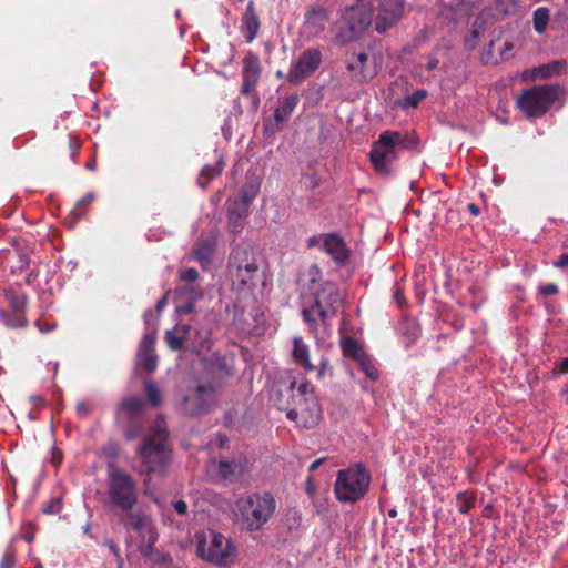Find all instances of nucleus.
Returning <instances> with one entry per match:
<instances>
[{"label":"nucleus","mask_w":568,"mask_h":568,"mask_svg":"<svg viewBox=\"0 0 568 568\" xmlns=\"http://www.w3.org/2000/svg\"><path fill=\"white\" fill-rule=\"evenodd\" d=\"M211 348V341L209 337L202 338L199 344L193 345V351L197 354H201L204 351H209Z\"/></svg>","instance_id":"nucleus-52"},{"label":"nucleus","mask_w":568,"mask_h":568,"mask_svg":"<svg viewBox=\"0 0 568 568\" xmlns=\"http://www.w3.org/2000/svg\"><path fill=\"white\" fill-rule=\"evenodd\" d=\"M136 453L142 460V474L159 477L166 475L172 450L169 446L164 420L154 422Z\"/></svg>","instance_id":"nucleus-2"},{"label":"nucleus","mask_w":568,"mask_h":568,"mask_svg":"<svg viewBox=\"0 0 568 568\" xmlns=\"http://www.w3.org/2000/svg\"><path fill=\"white\" fill-rule=\"evenodd\" d=\"M199 277H200V274H199L197 270L194 267L185 268V270L181 271V273H180V280L182 282H184L185 284H192L190 290L194 293V295L196 297L202 296L201 288L193 286V284L199 280Z\"/></svg>","instance_id":"nucleus-40"},{"label":"nucleus","mask_w":568,"mask_h":568,"mask_svg":"<svg viewBox=\"0 0 568 568\" xmlns=\"http://www.w3.org/2000/svg\"><path fill=\"white\" fill-rule=\"evenodd\" d=\"M258 192L260 185L257 183L247 182L241 187L237 197L231 200L250 207Z\"/></svg>","instance_id":"nucleus-30"},{"label":"nucleus","mask_w":568,"mask_h":568,"mask_svg":"<svg viewBox=\"0 0 568 568\" xmlns=\"http://www.w3.org/2000/svg\"><path fill=\"white\" fill-rule=\"evenodd\" d=\"M303 180H304V184L308 187V189H314L316 186L320 185V179L317 178L316 174H307V175H304L303 176Z\"/></svg>","instance_id":"nucleus-53"},{"label":"nucleus","mask_w":568,"mask_h":568,"mask_svg":"<svg viewBox=\"0 0 568 568\" xmlns=\"http://www.w3.org/2000/svg\"><path fill=\"white\" fill-rule=\"evenodd\" d=\"M158 539L150 540L143 539V545L140 547L144 557L151 558L155 562H160V554L155 550L154 545Z\"/></svg>","instance_id":"nucleus-44"},{"label":"nucleus","mask_w":568,"mask_h":568,"mask_svg":"<svg viewBox=\"0 0 568 568\" xmlns=\"http://www.w3.org/2000/svg\"><path fill=\"white\" fill-rule=\"evenodd\" d=\"M305 489H306L307 495L311 497L315 494L316 486L314 485L312 477L307 478Z\"/></svg>","instance_id":"nucleus-59"},{"label":"nucleus","mask_w":568,"mask_h":568,"mask_svg":"<svg viewBox=\"0 0 568 568\" xmlns=\"http://www.w3.org/2000/svg\"><path fill=\"white\" fill-rule=\"evenodd\" d=\"M341 348L345 357H349L355 362H358L359 358L364 357L367 354L364 351V348L358 344V342L353 337H343L341 339Z\"/></svg>","instance_id":"nucleus-28"},{"label":"nucleus","mask_w":568,"mask_h":568,"mask_svg":"<svg viewBox=\"0 0 568 568\" xmlns=\"http://www.w3.org/2000/svg\"><path fill=\"white\" fill-rule=\"evenodd\" d=\"M16 564L14 556L11 551H6L0 562V568H13Z\"/></svg>","instance_id":"nucleus-50"},{"label":"nucleus","mask_w":568,"mask_h":568,"mask_svg":"<svg viewBox=\"0 0 568 568\" xmlns=\"http://www.w3.org/2000/svg\"><path fill=\"white\" fill-rule=\"evenodd\" d=\"M438 65H439V59L437 57L432 54L427 58L426 68L428 71L435 70Z\"/></svg>","instance_id":"nucleus-57"},{"label":"nucleus","mask_w":568,"mask_h":568,"mask_svg":"<svg viewBox=\"0 0 568 568\" xmlns=\"http://www.w3.org/2000/svg\"><path fill=\"white\" fill-rule=\"evenodd\" d=\"M62 508V503L59 498H54L50 500L44 507L43 511L45 514H58Z\"/></svg>","instance_id":"nucleus-49"},{"label":"nucleus","mask_w":568,"mask_h":568,"mask_svg":"<svg viewBox=\"0 0 568 568\" xmlns=\"http://www.w3.org/2000/svg\"><path fill=\"white\" fill-rule=\"evenodd\" d=\"M307 397H316L315 388L308 381H303L297 386L296 398L298 399H307Z\"/></svg>","instance_id":"nucleus-45"},{"label":"nucleus","mask_w":568,"mask_h":568,"mask_svg":"<svg viewBox=\"0 0 568 568\" xmlns=\"http://www.w3.org/2000/svg\"><path fill=\"white\" fill-rule=\"evenodd\" d=\"M562 94L559 84L534 85L524 90L517 99L518 108L529 118L541 116Z\"/></svg>","instance_id":"nucleus-9"},{"label":"nucleus","mask_w":568,"mask_h":568,"mask_svg":"<svg viewBox=\"0 0 568 568\" xmlns=\"http://www.w3.org/2000/svg\"><path fill=\"white\" fill-rule=\"evenodd\" d=\"M155 336L153 334H145L140 343L136 363L138 366L148 373L155 371L158 366V358L154 349Z\"/></svg>","instance_id":"nucleus-19"},{"label":"nucleus","mask_w":568,"mask_h":568,"mask_svg":"<svg viewBox=\"0 0 568 568\" xmlns=\"http://www.w3.org/2000/svg\"><path fill=\"white\" fill-rule=\"evenodd\" d=\"M223 384L203 382L197 384L183 398L180 410L186 416H200L210 413L219 403Z\"/></svg>","instance_id":"nucleus-10"},{"label":"nucleus","mask_w":568,"mask_h":568,"mask_svg":"<svg viewBox=\"0 0 568 568\" xmlns=\"http://www.w3.org/2000/svg\"><path fill=\"white\" fill-rule=\"evenodd\" d=\"M260 27L261 22L255 9V4L253 1H250L242 17L241 26V30L244 33L246 42H252L256 38Z\"/></svg>","instance_id":"nucleus-22"},{"label":"nucleus","mask_w":568,"mask_h":568,"mask_svg":"<svg viewBox=\"0 0 568 568\" xmlns=\"http://www.w3.org/2000/svg\"><path fill=\"white\" fill-rule=\"evenodd\" d=\"M298 97L296 94H292L283 100L281 105H278L274 111V119L276 122H284L288 120L293 110L297 105Z\"/></svg>","instance_id":"nucleus-29"},{"label":"nucleus","mask_w":568,"mask_h":568,"mask_svg":"<svg viewBox=\"0 0 568 568\" xmlns=\"http://www.w3.org/2000/svg\"><path fill=\"white\" fill-rule=\"evenodd\" d=\"M108 545H109L110 550H111V551H112V552H113V554H114L119 559H121V558H120V554H119V547H118L113 541H109V542H108Z\"/></svg>","instance_id":"nucleus-64"},{"label":"nucleus","mask_w":568,"mask_h":568,"mask_svg":"<svg viewBox=\"0 0 568 568\" xmlns=\"http://www.w3.org/2000/svg\"><path fill=\"white\" fill-rule=\"evenodd\" d=\"M166 305V297H162L160 301H158L155 308L160 313Z\"/></svg>","instance_id":"nucleus-63"},{"label":"nucleus","mask_w":568,"mask_h":568,"mask_svg":"<svg viewBox=\"0 0 568 568\" xmlns=\"http://www.w3.org/2000/svg\"><path fill=\"white\" fill-rule=\"evenodd\" d=\"M196 538V555L202 560L219 568H230L236 562L239 549L231 537L209 530Z\"/></svg>","instance_id":"nucleus-5"},{"label":"nucleus","mask_w":568,"mask_h":568,"mask_svg":"<svg viewBox=\"0 0 568 568\" xmlns=\"http://www.w3.org/2000/svg\"><path fill=\"white\" fill-rule=\"evenodd\" d=\"M138 500L139 487L135 479L119 467H109L105 505L123 513L134 509Z\"/></svg>","instance_id":"nucleus-6"},{"label":"nucleus","mask_w":568,"mask_h":568,"mask_svg":"<svg viewBox=\"0 0 568 568\" xmlns=\"http://www.w3.org/2000/svg\"><path fill=\"white\" fill-rule=\"evenodd\" d=\"M427 97L426 90H417L410 95L405 97L399 105L404 109L416 108Z\"/></svg>","instance_id":"nucleus-43"},{"label":"nucleus","mask_w":568,"mask_h":568,"mask_svg":"<svg viewBox=\"0 0 568 568\" xmlns=\"http://www.w3.org/2000/svg\"><path fill=\"white\" fill-rule=\"evenodd\" d=\"M227 274L233 291L239 294H252L260 277V266L252 246L237 244L231 251Z\"/></svg>","instance_id":"nucleus-3"},{"label":"nucleus","mask_w":568,"mask_h":568,"mask_svg":"<svg viewBox=\"0 0 568 568\" xmlns=\"http://www.w3.org/2000/svg\"><path fill=\"white\" fill-rule=\"evenodd\" d=\"M484 31V22L477 18L471 27V36L465 39V45L468 49H474L477 45V39Z\"/></svg>","instance_id":"nucleus-42"},{"label":"nucleus","mask_w":568,"mask_h":568,"mask_svg":"<svg viewBox=\"0 0 568 568\" xmlns=\"http://www.w3.org/2000/svg\"><path fill=\"white\" fill-rule=\"evenodd\" d=\"M276 501L270 493H255L235 500L234 515L247 531H257L270 520Z\"/></svg>","instance_id":"nucleus-4"},{"label":"nucleus","mask_w":568,"mask_h":568,"mask_svg":"<svg viewBox=\"0 0 568 568\" xmlns=\"http://www.w3.org/2000/svg\"><path fill=\"white\" fill-rule=\"evenodd\" d=\"M4 298L8 303V310L26 314L27 296L24 293L7 290L4 292Z\"/></svg>","instance_id":"nucleus-31"},{"label":"nucleus","mask_w":568,"mask_h":568,"mask_svg":"<svg viewBox=\"0 0 568 568\" xmlns=\"http://www.w3.org/2000/svg\"><path fill=\"white\" fill-rule=\"evenodd\" d=\"M292 357L306 373L315 372L316 365H314L310 358V346L301 336L293 338Z\"/></svg>","instance_id":"nucleus-24"},{"label":"nucleus","mask_w":568,"mask_h":568,"mask_svg":"<svg viewBox=\"0 0 568 568\" xmlns=\"http://www.w3.org/2000/svg\"><path fill=\"white\" fill-rule=\"evenodd\" d=\"M467 209H468V211H469L473 215H478V214H479V212H480V210H479L478 205H476L475 203H469V204L467 205Z\"/></svg>","instance_id":"nucleus-62"},{"label":"nucleus","mask_w":568,"mask_h":568,"mask_svg":"<svg viewBox=\"0 0 568 568\" xmlns=\"http://www.w3.org/2000/svg\"><path fill=\"white\" fill-rule=\"evenodd\" d=\"M397 138L398 131H384L373 143L369 160L378 174H390V165L398 159V150L392 136Z\"/></svg>","instance_id":"nucleus-11"},{"label":"nucleus","mask_w":568,"mask_h":568,"mask_svg":"<svg viewBox=\"0 0 568 568\" xmlns=\"http://www.w3.org/2000/svg\"><path fill=\"white\" fill-rule=\"evenodd\" d=\"M120 521L126 529L138 532L142 539L152 541L159 537L152 517L144 510L123 511Z\"/></svg>","instance_id":"nucleus-17"},{"label":"nucleus","mask_w":568,"mask_h":568,"mask_svg":"<svg viewBox=\"0 0 568 568\" xmlns=\"http://www.w3.org/2000/svg\"><path fill=\"white\" fill-rule=\"evenodd\" d=\"M494 45H495V42L491 41L490 44H489V48L483 54V60L486 63H498L499 60H507L509 58V51H511V49H513V44L510 42H505L504 43V50L500 52V57L499 58H497L494 54V52H493Z\"/></svg>","instance_id":"nucleus-39"},{"label":"nucleus","mask_w":568,"mask_h":568,"mask_svg":"<svg viewBox=\"0 0 568 568\" xmlns=\"http://www.w3.org/2000/svg\"><path fill=\"white\" fill-rule=\"evenodd\" d=\"M180 329L184 332L183 335H179L173 331H166L165 341L172 351H181L184 346V339L189 333V326H182Z\"/></svg>","instance_id":"nucleus-38"},{"label":"nucleus","mask_w":568,"mask_h":568,"mask_svg":"<svg viewBox=\"0 0 568 568\" xmlns=\"http://www.w3.org/2000/svg\"><path fill=\"white\" fill-rule=\"evenodd\" d=\"M93 410L92 403L82 400L77 404V414L79 417H88Z\"/></svg>","instance_id":"nucleus-47"},{"label":"nucleus","mask_w":568,"mask_h":568,"mask_svg":"<svg viewBox=\"0 0 568 568\" xmlns=\"http://www.w3.org/2000/svg\"><path fill=\"white\" fill-rule=\"evenodd\" d=\"M0 318L2 323L12 328L22 327L27 324L26 314L10 310H0Z\"/></svg>","instance_id":"nucleus-33"},{"label":"nucleus","mask_w":568,"mask_h":568,"mask_svg":"<svg viewBox=\"0 0 568 568\" xmlns=\"http://www.w3.org/2000/svg\"><path fill=\"white\" fill-rule=\"evenodd\" d=\"M210 362H211L212 379L209 381V383H212V384L222 383L224 386L225 378L233 375V368L227 364V361L225 357L217 355V354H213Z\"/></svg>","instance_id":"nucleus-27"},{"label":"nucleus","mask_w":568,"mask_h":568,"mask_svg":"<svg viewBox=\"0 0 568 568\" xmlns=\"http://www.w3.org/2000/svg\"><path fill=\"white\" fill-rule=\"evenodd\" d=\"M356 59H357L358 65H356V64H354V63H351V64L348 65V68H349L351 70H353V69H355V68H359V67L363 69V68H364L365 62H366V61H367V59H368V57H367V54H366L365 52H359V53L356 55Z\"/></svg>","instance_id":"nucleus-56"},{"label":"nucleus","mask_w":568,"mask_h":568,"mask_svg":"<svg viewBox=\"0 0 568 568\" xmlns=\"http://www.w3.org/2000/svg\"><path fill=\"white\" fill-rule=\"evenodd\" d=\"M560 374H568V357L561 359L559 364Z\"/></svg>","instance_id":"nucleus-60"},{"label":"nucleus","mask_w":568,"mask_h":568,"mask_svg":"<svg viewBox=\"0 0 568 568\" xmlns=\"http://www.w3.org/2000/svg\"><path fill=\"white\" fill-rule=\"evenodd\" d=\"M144 402L140 397H131L123 400L118 409V419L126 424L125 438L132 440L140 436L142 430V413Z\"/></svg>","instance_id":"nucleus-13"},{"label":"nucleus","mask_w":568,"mask_h":568,"mask_svg":"<svg viewBox=\"0 0 568 568\" xmlns=\"http://www.w3.org/2000/svg\"><path fill=\"white\" fill-rule=\"evenodd\" d=\"M144 389H145V395H146L149 402L154 407H158L162 404L161 392H160L159 387L153 382L146 381L144 383Z\"/></svg>","instance_id":"nucleus-41"},{"label":"nucleus","mask_w":568,"mask_h":568,"mask_svg":"<svg viewBox=\"0 0 568 568\" xmlns=\"http://www.w3.org/2000/svg\"><path fill=\"white\" fill-rule=\"evenodd\" d=\"M369 27L371 19L356 0V3L347 10L336 38L343 44L348 43L357 40Z\"/></svg>","instance_id":"nucleus-12"},{"label":"nucleus","mask_w":568,"mask_h":568,"mask_svg":"<svg viewBox=\"0 0 568 568\" xmlns=\"http://www.w3.org/2000/svg\"><path fill=\"white\" fill-rule=\"evenodd\" d=\"M243 69H242V85H241V94L250 95L255 92L257 83L261 78L262 67L260 58L253 53L252 51L246 52L245 57L242 60Z\"/></svg>","instance_id":"nucleus-18"},{"label":"nucleus","mask_w":568,"mask_h":568,"mask_svg":"<svg viewBox=\"0 0 568 568\" xmlns=\"http://www.w3.org/2000/svg\"><path fill=\"white\" fill-rule=\"evenodd\" d=\"M324 463V458H317L315 459L311 466H310V471H314L315 469H317L322 464Z\"/></svg>","instance_id":"nucleus-61"},{"label":"nucleus","mask_w":568,"mask_h":568,"mask_svg":"<svg viewBox=\"0 0 568 568\" xmlns=\"http://www.w3.org/2000/svg\"><path fill=\"white\" fill-rule=\"evenodd\" d=\"M342 304L341 291L334 282L327 281L314 292V302L310 307L302 310V317L315 338H323L328 334L332 320L337 315Z\"/></svg>","instance_id":"nucleus-1"},{"label":"nucleus","mask_w":568,"mask_h":568,"mask_svg":"<svg viewBox=\"0 0 568 568\" xmlns=\"http://www.w3.org/2000/svg\"><path fill=\"white\" fill-rule=\"evenodd\" d=\"M247 469V459L239 458L232 460H221L219 463V474L223 479L234 481L239 479Z\"/></svg>","instance_id":"nucleus-26"},{"label":"nucleus","mask_w":568,"mask_h":568,"mask_svg":"<svg viewBox=\"0 0 568 568\" xmlns=\"http://www.w3.org/2000/svg\"><path fill=\"white\" fill-rule=\"evenodd\" d=\"M552 266L557 268H568V253L561 254L557 261L552 262Z\"/></svg>","instance_id":"nucleus-55"},{"label":"nucleus","mask_w":568,"mask_h":568,"mask_svg":"<svg viewBox=\"0 0 568 568\" xmlns=\"http://www.w3.org/2000/svg\"><path fill=\"white\" fill-rule=\"evenodd\" d=\"M392 138L394 140V144L397 150L398 149L413 150V149H416L418 145V138L416 136V134L414 132L402 133L398 131V136L395 138L393 135Z\"/></svg>","instance_id":"nucleus-35"},{"label":"nucleus","mask_w":568,"mask_h":568,"mask_svg":"<svg viewBox=\"0 0 568 568\" xmlns=\"http://www.w3.org/2000/svg\"><path fill=\"white\" fill-rule=\"evenodd\" d=\"M566 69L565 60H554L546 64H540L525 72L526 78L531 80H544L559 75Z\"/></svg>","instance_id":"nucleus-23"},{"label":"nucleus","mask_w":568,"mask_h":568,"mask_svg":"<svg viewBox=\"0 0 568 568\" xmlns=\"http://www.w3.org/2000/svg\"><path fill=\"white\" fill-rule=\"evenodd\" d=\"M303 276L308 283L314 284L321 280L322 272L317 265L313 264L307 268Z\"/></svg>","instance_id":"nucleus-46"},{"label":"nucleus","mask_w":568,"mask_h":568,"mask_svg":"<svg viewBox=\"0 0 568 568\" xmlns=\"http://www.w3.org/2000/svg\"><path fill=\"white\" fill-rule=\"evenodd\" d=\"M328 20H329L328 11L321 6H317V7L312 8L306 13L305 27L307 29H310L312 34L317 36L325 29Z\"/></svg>","instance_id":"nucleus-25"},{"label":"nucleus","mask_w":568,"mask_h":568,"mask_svg":"<svg viewBox=\"0 0 568 568\" xmlns=\"http://www.w3.org/2000/svg\"><path fill=\"white\" fill-rule=\"evenodd\" d=\"M69 149H70V156L72 160H74L75 156L80 152L81 141L74 135H69Z\"/></svg>","instance_id":"nucleus-48"},{"label":"nucleus","mask_w":568,"mask_h":568,"mask_svg":"<svg viewBox=\"0 0 568 568\" xmlns=\"http://www.w3.org/2000/svg\"><path fill=\"white\" fill-rule=\"evenodd\" d=\"M369 486L368 469L362 463H355L337 471L334 493L342 503H355L367 494Z\"/></svg>","instance_id":"nucleus-7"},{"label":"nucleus","mask_w":568,"mask_h":568,"mask_svg":"<svg viewBox=\"0 0 568 568\" xmlns=\"http://www.w3.org/2000/svg\"><path fill=\"white\" fill-rule=\"evenodd\" d=\"M476 496L469 491H462L456 497V507L462 514L469 513L476 505Z\"/></svg>","instance_id":"nucleus-36"},{"label":"nucleus","mask_w":568,"mask_h":568,"mask_svg":"<svg viewBox=\"0 0 568 568\" xmlns=\"http://www.w3.org/2000/svg\"><path fill=\"white\" fill-rule=\"evenodd\" d=\"M356 363L358 364L363 373L367 376V378H369L373 382H376L379 378V371L376 367L373 358L368 354L359 358V361Z\"/></svg>","instance_id":"nucleus-37"},{"label":"nucleus","mask_w":568,"mask_h":568,"mask_svg":"<svg viewBox=\"0 0 568 568\" xmlns=\"http://www.w3.org/2000/svg\"><path fill=\"white\" fill-rule=\"evenodd\" d=\"M550 19V11L546 7H540L534 12L532 21L534 29L537 33L541 34L547 30Z\"/></svg>","instance_id":"nucleus-34"},{"label":"nucleus","mask_w":568,"mask_h":568,"mask_svg":"<svg viewBox=\"0 0 568 568\" xmlns=\"http://www.w3.org/2000/svg\"><path fill=\"white\" fill-rule=\"evenodd\" d=\"M329 362H328V358L325 357V356H322L321 359H320V363L318 365L316 366V369L317 371V376L318 377H322L325 375L327 368L329 367Z\"/></svg>","instance_id":"nucleus-54"},{"label":"nucleus","mask_w":568,"mask_h":568,"mask_svg":"<svg viewBox=\"0 0 568 568\" xmlns=\"http://www.w3.org/2000/svg\"><path fill=\"white\" fill-rule=\"evenodd\" d=\"M559 287L555 283H549L539 287V293L542 295H557Z\"/></svg>","instance_id":"nucleus-51"},{"label":"nucleus","mask_w":568,"mask_h":568,"mask_svg":"<svg viewBox=\"0 0 568 568\" xmlns=\"http://www.w3.org/2000/svg\"><path fill=\"white\" fill-rule=\"evenodd\" d=\"M308 246H318L338 265H344L349 258V250L344 240L336 234H322L308 239Z\"/></svg>","instance_id":"nucleus-16"},{"label":"nucleus","mask_w":568,"mask_h":568,"mask_svg":"<svg viewBox=\"0 0 568 568\" xmlns=\"http://www.w3.org/2000/svg\"><path fill=\"white\" fill-rule=\"evenodd\" d=\"M217 246V236L210 235L200 239L193 246V256L203 267L211 264L213 255Z\"/></svg>","instance_id":"nucleus-21"},{"label":"nucleus","mask_w":568,"mask_h":568,"mask_svg":"<svg viewBox=\"0 0 568 568\" xmlns=\"http://www.w3.org/2000/svg\"><path fill=\"white\" fill-rule=\"evenodd\" d=\"M174 509L179 515H184L187 511V504L184 500H178L174 503Z\"/></svg>","instance_id":"nucleus-58"},{"label":"nucleus","mask_w":568,"mask_h":568,"mask_svg":"<svg viewBox=\"0 0 568 568\" xmlns=\"http://www.w3.org/2000/svg\"><path fill=\"white\" fill-rule=\"evenodd\" d=\"M286 417L302 428L317 426L322 419V408L317 397L296 400V406L287 412Z\"/></svg>","instance_id":"nucleus-14"},{"label":"nucleus","mask_w":568,"mask_h":568,"mask_svg":"<svg viewBox=\"0 0 568 568\" xmlns=\"http://www.w3.org/2000/svg\"><path fill=\"white\" fill-rule=\"evenodd\" d=\"M226 211L227 230L230 233L236 236L243 231L245 226L246 219L250 214V207L229 199L226 201Z\"/></svg>","instance_id":"nucleus-20"},{"label":"nucleus","mask_w":568,"mask_h":568,"mask_svg":"<svg viewBox=\"0 0 568 568\" xmlns=\"http://www.w3.org/2000/svg\"><path fill=\"white\" fill-rule=\"evenodd\" d=\"M223 168H224V163L222 160H219L215 164L213 165H205L202 171H201V174L199 176V184L201 185V187H206L207 184L217 175H220L223 171Z\"/></svg>","instance_id":"nucleus-32"},{"label":"nucleus","mask_w":568,"mask_h":568,"mask_svg":"<svg viewBox=\"0 0 568 568\" xmlns=\"http://www.w3.org/2000/svg\"><path fill=\"white\" fill-rule=\"evenodd\" d=\"M359 8L371 19V27L383 34L394 28L404 17L403 0H358Z\"/></svg>","instance_id":"nucleus-8"},{"label":"nucleus","mask_w":568,"mask_h":568,"mask_svg":"<svg viewBox=\"0 0 568 568\" xmlns=\"http://www.w3.org/2000/svg\"><path fill=\"white\" fill-rule=\"evenodd\" d=\"M322 63V53L317 48L304 50L288 70L287 80L290 83L298 84L311 77Z\"/></svg>","instance_id":"nucleus-15"}]
</instances>
